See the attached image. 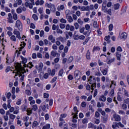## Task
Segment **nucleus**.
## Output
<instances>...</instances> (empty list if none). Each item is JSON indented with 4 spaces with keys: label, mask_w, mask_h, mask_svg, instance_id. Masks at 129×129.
Wrapping results in <instances>:
<instances>
[{
    "label": "nucleus",
    "mask_w": 129,
    "mask_h": 129,
    "mask_svg": "<svg viewBox=\"0 0 129 129\" xmlns=\"http://www.w3.org/2000/svg\"><path fill=\"white\" fill-rule=\"evenodd\" d=\"M17 73L15 75V76H18L19 75V77L21 76L20 80L21 82L24 81V78L25 77V75H24V73L26 72L25 69L22 67H17L16 68Z\"/></svg>",
    "instance_id": "1"
},
{
    "label": "nucleus",
    "mask_w": 129,
    "mask_h": 129,
    "mask_svg": "<svg viewBox=\"0 0 129 129\" xmlns=\"http://www.w3.org/2000/svg\"><path fill=\"white\" fill-rule=\"evenodd\" d=\"M88 82L91 85L92 90H94V87H96V79L95 77L92 76H90Z\"/></svg>",
    "instance_id": "2"
},
{
    "label": "nucleus",
    "mask_w": 129,
    "mask_h": 129,
    "mask_svg": "<svg viewBox=\"0 0 129 129\" xmlns=\"http://www.w3.org/2000/svg\"><path fill=\"white\" fill-rule=\"evenodd\" d=\"M15 27L18 29L19 31H23V24H22L21 21L19 20L16 21Z\"/></svg>",
    "instance_id": "3"
},
{
    "label": "nucleus",
    "mask_w": 129,
    "mask_h": 129,
    "mask_svg": "<svg viewBox=\"0 0 129 129\" xmlns=\"http://www.w3.org/2000/svg\"><path fill=\"white\" fill-rule=\"evenodd\" d=\"M39 109L43 111H47L46 109H49V105L46 104V103L43 102L39 106Z\"/></svg>",
    "instance_id": "4"
},
{
    "label": "nucleus",
    "mask_w": 129,
    "mask_h": 129,
    "mask_svg": "<svg viewBox=\"0 0 129 129\" xmlns=\"http://www.w3.org/2000/svg\"><path fill=\"white\" fill-rule=\"evenodd\" d=\"M110 52H107V55H108V56L107 57V64L109 65H110V64L111 63H112L113 62H114V61L115 60V57H113L112 58H111L110 57Z\"/></svg>",
    "instance_id": "5"
},
{
    "label": "nucleus",
    "mask_w": 129,
    "mask_h": 129,
    "mask_svg": "<svg viewBox=\"0 0 129 129\" xmlns=\"http://www.w3.org/2000/svg\"><path fill=\"white\" fill-rule=\"evenodd\" d=\"M22 63L23 64H24L25 67L26 66L28 68H29L30 69L33 68V67H34L32 62H29V63H28V64H25L26 63H27V58H23L22 59Z\"/></svg>",
    "instance_id": "6"
},
{
    "label": "nucleus",
    "mask_w": 129,
    "mask_h": 129,
    "mask_svg": "<svg viewBox=\"0 0 129 129\" xmlns=\"http://www.w3.org/2000/svg\"><path fill=\"white\" fill-rule=\"evenodd\" d=\"M13 34L16 36V38L18 39V40H21V39H22V37H21V33H20V31H19L18 29H14Z\"/></svg>",
    "instance_id": "7"
},
{
    "label": "nucleus",
    "mask_w": 129,
    "mask_h": 129,
    "mask_svg": "<svg viewBox=\"0 0 129 129\" xmlns=\"http://www.w3.org/2000/svg\"><path fill=\"white\" fill-rule=\"evenodd\" d=\"M21 47L20 48H19V50L16 51V54H17V57H19V55L21 54V51H22V49H24V47L26 46V43L25 42H22L21 44Z\"/></svg>",
    "instance_id": "8"
},
{
    "label": "nucleus",
    "mask_w": 129,
    "mask_h": 129,
    "mask_svg": "<svg viewBox=\"0 0 129 129\" xmlns=\"http://www.w3.org/2000/svg\"><path fill=\"white\" fill-rule=\"evenodd\" d=\"M80 75H81V72L79 70H76L74 72V76L75 79H79L80 78Z\"/></svg>",
    "instance_id": "9"
},
{
    "label": "nucleus",
    "mask_w": 129,
    "mask_h": 129,
    "mask_svg": "<svg viewBox=\"0 0 129 129\" xmlns=\"http://www.w3.org/2000/svg\"><path fill=\"white\" fill-rule=\"evenodd\" d=\"M106 6V2H103L102 5V10L104 12V13L106 12V10H107V7Z\"/></svg>",
    "instance_id": "10"
},
{
    "label": "nucleus",
    "mask_w": 129,
    "mask_h": 129,
    "mask_svg": "<svg viewBox=\"0 0 129 129\" xmlns=\"http://www.w3.org/2000/svg\"><path fill=\"white\" fill-rule=\"evenodd\" d=\"M30 78H34V77H37V71L34 70L33 72L29 75Z\"/></svg>",
    "instance_id": "11"
},
{
    "label": "nucleus",
    "mask_w": 129,
    "mask_h": 129,
    "mask_svg": "<svg viewBox=\"0 0 129 129\" xmlns=\"http://www.w3.org/2000/svg\"><path fill=\"white\" fill-rule=\"evenodd\" d=\"M99 101H102L103 102H105L106 101V97L104 95H102L99 97Z\"/></svg>",
    "instance_id": "12"
},
{
    "label": "nucleus",
    "mask_w": 129,
    "mask_h": 129,
    "mask_svg": "<svg viewBox=\"0 0 129 129\" xmlns=\"http://www.w3.org/2000/svg\"><path fill=\"white\" fill-rule=\"evenodd\" d=\"M66 39H69V37H72L73 36V33L71 31H67L65 33Z\"/></svg>",
    "instance_id": "13"
},
{
    "label": "nucleus",
    "mask_w": 129,
    "mask_h": 129,
    "mask_svg": "<svg viewBox=\"0 0 129 129\" xmlns=\"http://www.w3.org/2000/svg\"><path fill=\"white\" fill-rule=\"evenodd\" d=\"M115 121H120L121 118H120V116L119 115H116V114L113 115Z\"/></svg>",
    "instance_id": "14"
},
{
    "label": "nucleus",
    "mask_w": 129,
    "mask_h": 129,
    "mask_svg": "<svg viewBox=\"0 0 129 129\" xmlns=\"http://www.w3.org/2000/svg\"><path fill=\"white\" fill-rule=\"evenodd\" d=\"M93 27L94 28V29H96L97 30L98 29H99V25L98 23H97V21H94L93 22Z\"/></svg>",
    "instance_id": "15"
},
{
    "label": "nucleus",
    "mask_w": 129,
    "mask_h": 129,
    "mask_svg": "<svg viewBox=\"0 0 129 129\" xmlns=\"http://www.w3.org/2000/svg\"><path fill=\"white\" fill-rule=\"evenodd\" d=\"M44 2L43 0H41L40 1V0H37L35 5H36V6H42V5H44Z\"/></svg>",
    "instance_id": "16"
},
{
    "label": "nucleus",
    "mask_w": 129,
    "mask_h": 129,
    "mask_svg": "<svg viewBox=\"0 0 129 129\" xmlns=\"http://www.w3.org/2000/svg\"><path fill=\"white\" fill-rule=\"evenodd\" d=\"M120 38V39H123V40H125V39L127 38V34L125 32L122 33Z\"/></svg>",
    "instance_id": "17"
},
{
    "label": "nucleus",
    "mask_w": 129,
    "mask_h": 129,
    "mask_svg": "<svg viewBox=\"0 0 129 129\" xmlns=\"http://www.w3.org/2000/svg\"><path fill=\"white\" fill-rule=\"evenodd\" d=\"M25 7H26L27 8H29V9H33V4L31 3H29L28 2H26L25 4Z\"/></svg>",
    "instance_id": "18"
},
{
    "label": "nucleus",
    "mask_w": 129,
    "mask_h": 129,
    "mask_svg": "<svg viewBox=\"0 0 129 129\" xmlns=\"http://www.w3.org/2000/svg\"><path fill=\"white\" fill-rule=\"evenodd\" d=\"M81 12H84V11H86V12H88V11H89V6H87V7H85V6H83L81 8Z\"/></svg>",
    "instance_id": "19"
},
{
    "label": "nucleus",
    "mask_w": 129,
    "mask_h": 129,
    "mask_svg": "<svg viewBox=\"0 0 129 129\" xmlns=\"http://www.w3.org/2000/svg\"><path fill=\"white\" fill-rule=\"evenodd\" d=\"M48 40L51 42V43H55L56 42V40L55 39V37L53 36V35H50L48 37Z\"/></svg>",
    "instance_id": "20"
},
{
    "label": "nucleus",
    "mask_w": 129,
    "mask_h": 129,
    "mask_svg": "<svg viewBox=\"0 0 129 129\" xmlns=\"http://www.w3.org/2000/svg\"><path fill=\"white\" fill-rule=\"evenodd\" d=\"M59 126H60V127H62L63 124H64V123H66L65 120H64V119H61V118H59Z\"/></svg>",
    "instance_id": "21"
},
{
    "label": "nucleus",
    "mask_w": 129,
    "mask_h": 129,
    "mask_svg": "<svg viewBox=\"0 0 129 129\" xmlns=\"http://www.w3.org/2000/svg\"><path fill=\"white\" fill-rule=\"evenodd\" d=\"M101 72L102 73L103 75H106L107 74V72H108V67L107 68H106L102 71L101 70Z\"/></svg>",
    "instance_id": "22"
},
{
    "label": "nucleus",
    "mask_w": 129,
    "mask_h": 129,
    "mask_svg": "<svg viewBox=\"0 0 129 129\" xmlns=\"http://www.w3.org/2000/svg\"><path fill=\"white\" fill-rule=\"evenodd\" d=\"M116 54L117 60H118V61H120L121 60L120 58H121V54H120V53L118 52H116Z\"/></svg>",
    "instance_id": "23"
},
{
    "label": "nucleus",
    "mask_w": 129,
    "mask_h": 129,
    "mask_svg": "<svg viewBox=\"0 0 129 129\" xmlns=\"http://www.w3.org/2000/svg\"><path fill=\"white\" fill-rule=\"evenodd\" d=\"M49 9H50V11H51V12H53V13L56 11V8H55V5H54V4H51L50 7H49Z\"/></svg>",
    "instance_id": "24"
},
{
    "label": "nucleus",
    "mask_w": 129,
    "mask_h": 129,
    "mask_svg": "<svg viewBox=\"0 0 129 129\" xmlns=\"http://www.w3.org/2000/svg\"><path fill=\"white\" fill-rule=\"evenodd\" d=\"M66 19H67L69 23H72L73 22V18H72V17L71 16H66Z\"/></svg>",
    "instance_id": "25"
},
{
    "label": "nucleus",
    "mask_w": 129,
    "mask_h": 129,
    "mask_svg": "<svg viewBox=\"0 0 129 129\" xmlns=\"http://www.w3.org/2000/svg\"><path fill=\"white\" fill-rule=\"evenodd\" d=\"M104 40L106 41L107 44H109L110 43V36H106L104 38Z\"/></svg>",
    "instance_id": "26"
},
{
    "label": "nucleus",
    "mask_w": 129,
    "mask_h": 129,
    "mask_svg": "<svg viewBox=\"0 0 129 129\" xmlns=\"http://www.w3.org/2000/svg\"><path fill=\"white\" fill-rule=\"evenodd\" d=\"M96 128V126L94 125V124L91 122L88 124V128Z\"/></svg>",
    "instance_id": "27"
},
{
    "label": "nucleus",
    "mask_w": 129,
    "mask_h": 129,
    "mask_svg": "<svg viewBox=\"0 0 129 129\" xmlns=\"http://www.w3.org/2000/svg\"><path fill=\"white\" fill-rule=\"evenodd\" d=\"M32 107V110H33V111H37L38 110V106L37 104L33 105Z\"/></svg>",
    "instance_id": "28"
},
{
    "label": "nucleus",
    "mask_w": 129,
    "mask_h": 129,
    "mask_svg": "<svg viewBox=\"0 0 129 129\" xmlns=\"http://www.w3.org/2000/svg\"><path fill=\"white\" fill-rule=\"evenodd\" d=\"M119 7H120L119 4L117 3L113 5V9L115 10H118V9H119Z\"/></svg>",
    "instance_id": "29"
},
{
    "label": "nucleus",
    "mask_w": 129,
    "mask_h": 129,
    "mask_svg": "<svg viewBox=\"0 0 129 129\" xmlns=\"http://www.w3.org/2000/svg\"><path fill=\"white\" fill-rule=\"evenodd\" d=\"M64 9V5H63L57 7V11H59V12H61V11H63Z\"/></svg>",
    "instance_id": "30"
},
{
    "label": "nucleus",
    "mask_w": 129,
    "mask_h": 129,
    "mask_svg": "<svg viewBox=\"0 0 129 129\" xmlns=\"http://www.w3.org/2000/svg\"><path fill=\"white\" fill-rule=\"evenodd\" d=\"M76 118H78V115H74L73 118L72 120L73 122H75V123L77 122V119H76Z\"/></svg>",
    "instance_id": "31"
},
{
    "label": "nucleus",
    "mask_w": 129,
    "mask_h": 129,
    "mask_svg": "<svg viewBox=\"0 0 129 129\" xmlns=\"http://www.w3.org/2000/svg\"><path fill=\"white\" fill-rule=\"evenodd\" d=\"M102 106H104V103L103 102L100 103V102H98L97 103V107L99 108L100 107H102Z\"/></svg>",
    "instance_id": "32"
},
{
    "label": "nucleus",
    "mask_w": 129,
    "mask_h": 129,
    "mask_svg": "<svg viewBox=\"0 0 129 129\" xmlns=\"http://www.w3.org/2000/svg\"><path fill=\"white\" fill-rule=\"evenodd\" d=\"M114 124L112 125V127L113 129H116V127H118V124L117 122H115L113 123Z\"/></svg>",
    "instance_id": "33"
},
{
    "label": "nucleus",
    "mask_w": 129,
    "mask_h": 129,
    "mask_svg": "<svg viewBox=\"0 0 129 129\" xmlns=\"http://www.w3.org/2000/svg\"><path fill=\"white\" fill-rule=\"evenodd\" d=\"M86 57L88 60H90V51H89V50L87 51Z\"/></svg>",
    "instance_id": "34"
},
{
    "label": "nucleus",
    "mask_w": 129,
    "mask_h": 129,
    "mask_svg": "<svg viewBox=\"0 0 129 129\" xmlns=\"http://www.w3.org/2000/svg\"><path fill=\"white\" fill-rule=\"evenodd\" d=\"M57 54H58V53L56 51L52 50L51 52V55L53 57H56V56H57Z\"/></svg>",
    "instance_id": "35"
},
{
    "label": "nucleus",
    "mask_w": 129,
    "mask_h": 129,
    "mask_svg": "<svg viewBox=\"0 0 129 129\" xmlns=\"http://www.w3.org/2000/svg\"><path fill=\"white\" fill-rule=\"evenodd\" d=\"M100 50V47L99 46H94L93 49V52L94 53L95 51H99Z\"/></svg>",
    "instance_id": "36"
},
{
    "label": "nucleus",
    "mask_w": 129,
    "mask_h": 129,
    "mask_svg": "<svg viewBox=\"0 0 129 129\" xmlns=\"http://www.w3.org/2000/svg\"><path fill=\"white\" fill-rule=\"evenodd\" d=\"M10 40H11V41H13V42H16V41H17L16 36L14 35H12V36L10 37Z\"/></svg>",
    "instance_id": "37"
},
{
    "label": "nucleus",
    "mask_w": 129,
    "mask_h": 129,
    "mask_svg": "<svg viewBox=\"0 0 129 129\" xmlns=\"http://www.w3.org/2000/svg\"><path fill=\"white\" fill-rule=\"evenodd\" d=\"M63 73H64V70H60L58 72V76H60L61 77H62V76H63Z\"/></svg>",
    "instance_id": "38"
},
{
    "label": "nucleus",
    "mask_w": 129,
    "mask_h": 129,
    "mask_svg": "<svg viewBox=\"0 0 129 129\" xmlns=\"http://www.w3.org/2000/svg\"><path fill=\"white\" fill-rule=\"evenodd\" d=\"M95 76L99 77L100 76H102V74H101V73H100V72L99 71L98 72H95Z\"/></svg>",
    "instance_id": "39"
},
{
    "label": "nucleus",
    "mask_w": 129,
    "mask_h": 129,
    "mask_svg": "<svg viewBox=\"0 0 129 129\" xmlns=\"http://www.w3.org/2000/svg\"><path fill=\"white\" fill-rule=\"evenodd\" d=\"M67 116V114L66 113H62L60 114V117L59 118H61V119H63V118H65Z\"/></svg>",
    "instance_id": "40"
},
{
    "label": "nucleus",
    "mask_w": 129,
    "mask_h": 129,
    "mask_svg": "<svg viewBox=\"0 0 129 129\" xmlns=\"http://www.w3.org/2000/svg\"><path fill=\"white\" fill-rule=\"evenodd\" d=\"M8 23H10V24H13V23H14L13 17L8 18Z\"/></svg>",
    "instance_id": "41"
},
{
    "label": "nucleus",
    "mask_w": 129,
    "mask_h": 129,
    "mask_svg": "<svg viewBox=\"0 0 129 129\" xmlns=\"http://www.w3.org/2000/svg\"><path fill=\"white\" fill-rule=\"evenodd\" d=\"M9 117L11 119H12V120H14L15 118H16V115L13 114H10Z\"/></svg>",
    "instance_id": "42"
},
{
    "label": "nucleus",
    "mask_w": 129,
    "mask_h": 129,
    "mask_svg": "<svg viewBox=\"0 0 129 129\" xmlns=\"http://www.w3.org/2000/svg\"><path fill=\"white\" fill-rule=\"evenodd\" d=\"M55 73H56V70H55V69H52L49 75H51V76H54Z\"/></svg>",
    "instance_id": "43"
},
{
    "label": "nucleus",
    "mask_w": 129,
    "mask_h": 129,
    "mask_svg": "<svg viewBox=\"0 0 129 129\" xmlns=\"http://www.w3.org/2000/svg\"><path fill=\"white\" fill-rule=\"evenodd\" d=\"M73 56H70L68 59V63H71L73 61Z\"/></svg>",
    "instance_id": "44"
},
{
    "label": "nucleus",
    "mask_w": 129,
    "mask_h": 129,
    "mask_svg": "<svg viewBox=\"0 0 129 129\" xmlns=\"http://www.w3.org/2000/svg\"><path fill=\"white\" fill-rule=\"evenodd\" d=\"M13 17L15 21H17V20H18V15H17V13L13 14Z\"/></svg>",
    "instance_id": "45"
},
{
    "label": "nucleus",
    "mask_w": 129,
    "mask_h": 129,
    "mask_svg": "<svg viewBox=\"0 0 129 129\" xmlns=\"http://www.w3.org/2000/svg\"><path fill=\"white\" fill-rule=\"evenodd\" d=\"M74 26L76 30H78V29H79V24L77 22L74 23Z\"/></svg>",
    "instance_id": "46"
},
{
    "label": "nucleus",
    "mask_w": 129,
    "mask_h": 129,
    "mask_svg": "<svg viewBox=\"0 0 129 129\" xmlns=\"http://www.w3.org/2000/svg\"><path fill=\"white\" fill-rule=\"evenodd\" d=\"M66 27V25L64 24L63 23H60L59 24V28H60L61 29H65Z\"/></svg>",
    "instance_id": "47"
},
{
    "label": "nucleus",
    "mask_w": 129,
    "mask_h": 129,
    "mask_svg": "<svg viewBox=\"0 0 129 129\" xmlns=\"http://www.w3.org/2000/svg\"><path fill=\"white\" fill-rule=\"evenodd\" d=\"M74 111H75V113H73V115L77 114V107L75 106L74 107Z\"/></svg>",
    "instance_id": "48"
},
{
    "label": "nucleus",
    "mask_w": 129,
    "mask_h": 129,
    "mask_svg": "<svg viewBox=\"0 0 129 129\" xmlns=\"http://www.w3.org/2000/svg\"><path fill=\"white\" fill-rule=\"evenodd\" d=\"M68 79H69V80H73V79H74V78L73 77V76L72 75H69V76H68Z\"/></svg>",
    "instance_id": "49"
},
{
    "label": "nucleus",
    "mask_w": 129,
    "mask_h": 129,
    "mask_svg": "<svg viewBox=\"0 0 129 129\" xmlns=\"http://www.w3.org/2000/svg\"><path fill=\"white\" fill-rule=\"evenodd\" d=\"M104 13H107L108 15H109V16H111V15H112L111 9H109L108 10L107 9L106 11Z\"/></svg>",
    "instance_id": "50"
},
{
    "label": "nucleus",
    "mask_w": 129,
    "mask_h": 129,
    "mask_svg": "<svg viewBox=\"0 0 129 129\" xmlns=\"http://www.w3.org/2000/svg\"><path fill=\"white\" fill-rule=\"evenodd\" d=\"M32 18L34 19V21H38V16L36 14H33L32 15Z\"/></svg>",
    "instance_id": "51"
},
{
    "label": "nucleus",
    "mask_w": 129,
    "mask_h": 129,
    "mask_svg": "<svg viewBox=\"0 0 129 129\" xmlns=\"http://www.w3.org/2000/svg\"><path fill=\"white\" fill-rule=\"evenodd\" d=\"M95 117H96L97 118H98V117H100V114L99 113V112H98V111H96L95 113Z\"/></svg>",
    "instance_id": "52"
},
{
    "label": "nucleus",
    "mask_w": 129,
    "mask_h": 129,
    "mask_svg": "<svg viewBox=\"0 0 129 129\" xmlns=\"http://www.w3.org/2000/svg\"><path fill=\"white\" fill-rule=\"evenodd\" d=\"M42 129H50V124H47L46 125H44Z\"/></svg>",
    "instance_id": "53"
},
{
    "label": "nucleus",
    "mask_w": 129,
    "mask_h": 129,
    "mask_svg": "<svg viewBox=\"0 0 129 129\" xmlns=\"http://www.w3.org/2000/svg\"><path fill=\"white\" fill-rule=\"evenodd\" d=\"M17 105H21L22 104V100H21V99H18L17 102H16Z\"/></svg>",
    "instance_id": "54"
},
{
    "label": "nucleus",
    "mask_w": 129,
    "mask_h": 129,
    "mask_svg": "<svg viewBox=\"0 0 129 129\" xmlns=\"http://www.w3.org/2000/svg\"><path fill=\"white\" fill-rule=\"evenodd\" d=\"M38 122L37 121H34L33 122V125H32V127H35V126H37L38 125Z\"/></svg>",
    "instance_id": "55"
},
{
    "label": "nucleus",
    "mask_w": 129,
    "mask_h": 129,
    "mask_svg": "<svg viewBox=\"0 0 129 129\" xmlns=\"http://www.w3.org/2000/svg\"><path fill=\"white\" fill-rule=\"evenodd\" d=\"M60 23H62L63 24H66V23H67V20H66V19H64L63 18H61L60 20Z\"/></svg>",
    "instance_id": "56"
},
{
    "label": "nucleus",
    "mask_w": 129,
    "mask_h": 129,
    "mask_svg": "<svg viewBox=\"0 0 129 129\" xmlns=\"http://www.w3.org/2000/svg\"><path fill=\"white\" fill-rule=\"evenodd\" d=\"M83 123H87L88 122V119L87 118H85L83 119L82 121Z\"/></svg>",
    "instance_id": "57"
},
{
    "label": "nucleus",
    "mask_w": 129,
    "mask_h": 129,
    "mask_svg": "<svg viewBox=\"0 0 129 129\" xmlns=\"http://www.w3.org/2000/svg\"><path fill=\"white\" fill-rule=\"evenodd\" d=\"M78 37H79V35H78V34H74V39L76 41H77V40H79Z\"/></svg>",
    "instance_id": "58"
},
{
    "label": "nucleus",
    "mask_w": 129,
    "mask_h": 129,
    "mask_svg": "<svg viewBox=\"0 0 129 129\" xmlns=\"http://www.w3.org/2000/svg\"><path fill=\"white\" fill-rule=\"evenodd\" d=\"M43 78H44V79H48V78H49V74L48 73H45L43 75Z\"/></svg>",
    "instance_id": "59"
},
{
    "label": "nucleus",
    "mask_w": 129,
    "mask_h": 129,
    "mask_svg": "<svg viewBox=\"0 0 129 129\" xmlns=\"http://www.w3.org/2000/svg\"><path fill=\"white\" fill-rule=\"evenodd\" d=\"M36 103H37V104H40V103H42V100H41V99H37L36 100Z\"/></svg>",
    "instance_id": "60"
},
{
    "label": "nucleus",
    "mask_w": 129,
    "mask_h": 129,
    "mask_svg": "<svg viewBox=\"0 0 129 129\" xmlns=\"http://www.w3.org/2000/svg\"><path fill=\"white\" fill-rule=\"evenodd\" d=\"M32 110H32V109H31V110L30 109H28L27 110V112L28 115H30L31 114H32Z\"/></svg>",
    "instance_id": "61"
},
{
    "label": "nucleus",
    "mask_w": 129,
    "mask_h": 129,
    "mask_svg": "<svg viewBox=\"0 0 129 129\" xmlns=\"http://www.w3.org/2000/svg\"><path fill=\"white\" fill-rule=\"evenodd\" d=\"M91 104L93 105V106H95L96 105V102H95V100H92Z\"/></svg>",
    "instance_id": "62"
},
{
    "label": "nucleus",
    "mask_w": 129,
    "mask_h": 129,
    "mask_svg": "<svg viewBox=\"0 0 129 129\" xmlns=\"http://www.w3.org/2000/svg\"><path fill=\"white\" fill-rule=\"evenodd\" d=\"M78 39L80 40H84L85 36L84 35H80L78 37Z\"/></svg>",
    "instance_id": "63"
},
{
    "label": "nucleus",
    "mask_w": 129,
    "mask_h": 129,
    "mask_svg": "<svg viewBox=\"0 0 129 129\" xmlns=\"http://www.w3.org/2000/svg\"><path fill=\"white\" fill-rule=\"evenodd\" d=\"M103 127H104V124H100L99 126L97 127V129H102Z\"/></svg>",
    "instance_id": "64"
}]
</instances>
